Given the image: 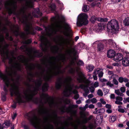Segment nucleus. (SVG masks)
<instances>
[{"label": "nucleus", "instance_id": "obj_58", "mask_svg": "<svg viewBox=\"0 0 129 129\" xmlns=\"http://www.w3.org/2000/svg\"><path fill=\"white\" fill-rule=\"evenodd\" d=\"M100 111L99 112V113H103L105 112V110L104 108H102L99 110Z\"/></svg>", "mask_w": 129, "mask_h": 129}, {"label": "nucleus", "instance_id": "obj_53", "mask_svg": "<svg viewBox=\"0 0 129 129\" xmlns=\"http://www.w3.org/2000/svg\"><path fill=\"white\" fill-rule=\"evenodd\" d=\"M111 99H114L115 98V95L114 94H111L110 96Z\"/></svg>", "mask_w": 129, "mask_h": 129}, {"label": "nucleus", "instance_id": "obj_49", "mask_svg": "<svg viewBox=\"0 0 129 129\" xmlns=\"http://www.w3.org/2000/svg\"><path fill=\"white\" fill-rule=\"evenodd\" d=\"M103 90L106 94H108L109 92V90L108 89H106L105 88H103Z\"/></svg>", "mask_w": 129, "mask_h": 129}, {"label": "nucleus", "instance_id": "obj_48", "mask_svg": "<svg viewBox=\"0 0 129 129\" xmlns=\"http://www.w3.org/2000/svg\"><path fill=\"white\" fill-rule=\"evenodd\" d=\"M119 82L121 83H122L123 82V77H119L118 79Z\"/></svg>", "mask_w": 129, "mask_h": 129}, {"label": "nucleus", "instance_id": "obj_39", "mask_svg": "<svg viewBox=\"0 0 129 129\" xmlns=\"http://www.w3.org/2000/svg\"><path fill=\"white\" fill-rule=\"evenodd\" d=\"M2 99L3 101H5L6 100V97L5 96L6 94H4L3 93H2Z\"/></svg>", "mask_w": 129, "mask_h": 129}, {"label": "nucleus", "instance_id": "obj_30", "mask_svg": "<svg viewBox=\"0 0 129 129\" xmlns=\"http://www.w3.org/2000/svg\"><path fill=\"white\" fill-rule=\"evenodd\" d=\"M104 46L103 44L102 43H100L98 44V50L99 51H101L103 49Z\"/></svg>", "mask_w": 129, "mask_h": 129}, {"label": "nucleus", "instance_id": "obj_1", "mask_svg": "<svg viewBox=\"0 0 129 129\" xmlns=\"http://www.w3.org/2000/svg\"><path fill=\"white\" fill-rule=\"evenodd\" d=\"M4 60L8 59L10 66L6 69V73L0 74V77L3 80L5 85L3 86V89L6 92L8 91L7 88L10 86V91L12 96L15 95L16 103H14L12 106V107L15 108L16 103L19 104L25 102V101H29L32 99L33 96L36 94L39 90V87L42 82L41 78H43L46 81L49 80L52 77L63 73L60 70L61 63L60 61H64V55H58L56 57L51 56L45 61V64H46L48 70L46 74L44 75V72L39 74H37L40 78L39 80L35 82V86L33 87V90L29 89H27L23 93L20 92L19 88V78L14 80V77L17 76L16 72L20 71L21 68V63L25 65L26 69L30 71L37 67L39 69L40 66L39 65H35L32 63L29 64L28 60L24 56L20 55L17 58L14 55H1Z\"/></svg>", "mask_w": 129, "mask_h": 129}, {"label": "nucleus", "instance_id": "obj_26", "mask_svg": "<svg viewBox=\"0 0 129 129\" xmlns=\"http://www.w3.org/2000/svg\"><path fill=\"white\" fill-rule=\"evenodd\" d=\"M115 93L118 95L121 96H123L124 94L122 93L121 92L119 89L115 90Z\"/></svg>", "mask_w": 129, "mask_h": 129}, {"label": "nucleus", "instance_id": "obj_20", "mask_svg": "<svg viewBox=\"0 0 129 129\" xmlns=\"http://www.w3.org/2000/svg\"><path fill=\"white\" fill-rule=\"evenodd\" d=\"M67 53L69 55H70L72 54H75L76 53L74 48H72L68 50H67Z\"/></svg>", "mask_w": 129, "mask_h": 129}, {"label": "nucleus", "instance_id": "obj_32", "mask_svg": "<svg viewBox=\"0 0 129 129\" xmlns=\"http://www.w3.org/2000/svg\"><path fill=\"white\" fill-rule=\"evenodd\" d=\"M108 74L109 75H111V77L112 78L114 77H118V76L117 75L113 74V72L112 71H109L108 73Z\"/></svg>", "mask_w": 129, "mask_h": 129}, {"label": "nucleus", "instance_id": "obj_50", "mask_svg": "<svg viewBox=\"0 0 129 129\" xmlns=\"http://www.w3.org/2000/svg\"><path fill=\"white\" fill-rule=\"evenodd\" d=\"M89 89L91 92L93 93L94 92L95 89L94 87H91L89 88Z\"/></svg>", "mask_w": 129, "mask_h": 129}, {"label": "nucleus", "instance_id": "obj_12", "mask_svg": "<svg viewBox=\"0 0 129 129\" xmlns=\"http://www.w3.org/2000/svg\"><path fill=\"white\" fill-rule=\"evenodd\" d=\"M19 27L17 25L13 26V28L11 29V31L16 36L19 35L20 37L24 39L26 37V35L25 33L22 32H19L18 31Z\"/></svg>", "mask_w": 129, "mask_h": 129}, {"label": "nucleus", "instance_id": "obj_13", "mask_svg": "<svg viewBox=\"0 0 129 129\" xmlns=\"http://www.w3.org/2000/svg\"><path fill=\"white\" fill-rule=\"evenodd\" d=\"M31 42V40L30 39H29L25 41L24 42V43L25 45H24L22 46L20 49L23 51H28L29 49L27 46L26 44H28Z\"/></svg>", "mask_w": 129, "mask_h": 129}, {"label": "nucleus", "instance_id": "obj_34", "mask_svg": "<svg viewBox=\"0 0 129 129\" xmlns=\"http://www.w3.org/2000/svg\"><path fill=\"white\" fill-rule=\"evenodd\" d=\"M86 112H84L83 111H80V113L81 116V117L82 118H83L85 117L86 113Z\"/></svg>", "mask_w": 129, "mask_h": 129}, {"label": "nucleus", "instance_id": "obj_54", "mask_svg": "<svg viewBox=\"0 0 129 129\" xmlns=\"http://www.w3.org/2000/svg\"><path fill=\"white\" fill-rule=\"evenodd\" d=\"M88 107L90 109H93L94 108V106L93 104H91L88 106Z\"/></svg>", "mask_w": 129, "mask_h": 129}, {"label": "nucleus", "instance_id": "obj_17", "mask_svg": "<svg viewBox=\"0 0 129 129\" xmlns=\"http://www.w3.org/2000/svg\"><path fill=\"white\" fill-rule=\"evenodd\" d=\"M116 101L115 103L116 104L121 105L122 104V103L121 101L123 100V98L121 96H117L115 98Z\"/></svg>", "mask_w": 129, "mask_h": 129}, {"label": "nucleus", "instance_id": "obj_7", "mask_svg": "<svg viewBox=\"0 0 129 129\" xmlns=\"http://www.w3.org/2000/svg\"><path fill=\"white\" fill-rule=\"evenodd\" d=\"M17 1L23 2L24 3V6L33 5V0H7L4 2V6H16V3Z\"/></svg>", "mask_w": 129, "mask_h": 129}, {"label": "nucleus", "instance_id": "obj_55", "mask_svg": "<svg viewBox=\"0 0 129 129\" xmlns=\"http://www.w3.org/2000/svg\"><path fill=\"white\" fill-rule=\"evenodd\" d=\"M105 107L106 108L108 109H111V106L109 104H106V105Z\"/></svg>", "mask_w": 129, "mask_h": 129}, {"label": "nucleus", "instance_id": "obj_63", "mask_svg": "<svg viewBox=\"0 0 129 129\" xmlns=\"http://www.w3.org/2000/svg\"><path fill=\"white\" fill-rule=\"evenodd\" d=\"M17 115V114L16 113H14L13 115L12 116V118L13 119H14L16 117Z\"/></svg>", "mask_w": 129, "mask_h": 129}, {"label": "nucleus", "instance_id": "obj_23", "mask_svg": "<svg viewBox=\"0 0 129 129\" xmlns=\"http://www.w3.org/2000/svg\"><path fill=\"white\" fill-rule=\"evenodd\" d=\"M41 56V54L39 52V51L38 50L35 51L32 55L33 57H39Z\"/></svg>", "mask_w": 129, "mask_h": 129}, {"label": "nucleus", "instance_id": "obj_4", "mask_svg": "<svg viewBox=\"0 0 129 129\" xmlns=\"http://www.w3.org/2000/svg\"><path fill=\"white\" fill-rule=\"evenodd\" d=\"M65 20L64 17L62 16L59 17L58 20L52 24L51 27V31L50 33H47V35L49 37H50L53 34H56L58 31L63 32L64 34L66 35V32L65 31H63L62 23Z\"/></svg>", "mask_w": 129, "mask_h": 129}, {"label": "nucleus", "instance_id": "obj_38", "mask_svg": "<svg viewBox=\"0 0 129 129\" xmlns=\"http://www.w3.org/2000/svg\"><path fill=\"white\" fill-rule=\"evenodd\" d=\"M6 37L7 39L9 40L10 41H12L13 40V39L11 37H9V34L7 33H6Z\"/></svg>", "mask_w": 129, "mask_h": 129}, {"label": "nucleus", "instance_id": "obj_46", "mask_svg": "<svg viewBox=\"0 0 129 129\" xmlns=\"http://www.w3.org/2000/svg\"><path fill=\"white\" fill-rule=\"evenodd\" d=\"M83 119L82 122L83 123H87L88 121V119L86 117L83 118H82Z\"/></svg>", "mask_w": 129, "mask_h": 129}, {"label": "nucleus", "instance_id": "obj_24", "mask_svg": "<svg viewBox=\"0 0 129 129\" xmlns=\"http://www.w3.org/2000/svg\"><path fill=\"white\" fill-rule=\"evenodd\" d=\"M86 68L88 70L89 72H90L92 71L94 67V66L92 64H89L88 65Z\"/></svg>", "mask_w": 129, "mask_h": 129}, {"label": "nucleus", "instance_id": "obj_37", "mask_svg": "<svg viewBox=\"0 0 129 129\" xmlns=\"http://www.w3.org/2000/svg\"><path fill=\"white\" fill-rule=\"evenodd\" d=\"M71 124V125L74 127L75 129H78V125H77L75 122H72Z\"/></svg>", "mask_w": 129, "mask_h": 129}, {"label": "nucleus", "instance_id": "obj_22", "mask_svg": "<svg viewBox=\"0 0 129 129\" xmlns=\"http://www.w3.org/2000/svg\"><path fill=\"white\" fill-rule=\"evenodd\" d=\"M105 25L103 24H99L96 27L97 30L98 31H99L100 30L104 29L105 27Z\"/></svg>", "mask_w": 129, "mask_h": 129}, {"label": "nucleus", "instance_id": "obj_2", "mask_svg": "<svg viewBox=\"0 0 129 129\" xmlns=\"http://www.w3.org/2000/svg\"><path fill=\"white\" fill-rule=\"evenodd\" d=\"M72 80L71 78L70 77H67L65 78L63 77L58 78L56 83V87L59 89L61 87L64 88L63 94L66 96H69L72 93L74 94H77L78 91L74 90L72 91L74 87V85L71 83Z\"/></svg>", "mask_w": 129, "mask_h": 129}, {"label": "nucleus", "instance_id": "obj_51", "mask_svg": "<svg viewBox=\"0 0 129 129\" xmlns=\"http://www.w3.org/2000/svg\"><path fill=\"white\" fill-rule=\"evenodd\" d=\"M86 108L84 106L83 107H79V109L81 110V111H84L86 110Z\"/></svg>", "mask_w": 129, "mask_h": 129}, {"label": "nucleus", "instance_id": "obj_47", "mask_svg": "<svg viewBox=\"0 0 129 129\" xmlns=\"http://www.w3.org/2000/svg\"><path fill=\"white\" fill-rule=\"evenodd\" d=\"M93 86L94 88H96L99 86V83L98 82H95L93 84Z\"/></svg>", "mask_w": 129, "mask_h": 129}, {"label": "nucleus", "instance_id": "obj_56", "mask_svg": "<svg viewBox=\"0 0 129 129\" xmlns=\"http://www.w3.org/2000/svg\"><path fill=\"white\" fill-rule=\"evenodd\" d=\"M106 112L108 113H111L112 112V110L111 109H108L106 111Z\"/></svg>", "mask_w": 129, "mask_h": 129}, {"label": "nucleus", "instance_id": "obj_35", "mask_svg": "<svg viewBox=\"0 0 129 129\" xmlns=\"http://www.w3.org/2000/svg\"><path fill=\"white\" fill-rule=\"evenodd\" d=\"M121 106H118V111L122 113H124L125 112V110L124 109L121 108Z\"/></svg>", "mask_w": 129, "mask_h": 129}, {"label": "nucleus", "instance_id": "obj_52", "mask_svg": "<svg viewBox=\"0 0 129 129\" xmlns=\"http://www.w3.org/2000/svg\"><path fill=\"white\" fill-rule=\"evenodd\" d=\"M100 101L103 104H106V102L104 101V99H101Z\"/></svg>", "mask_w": 129, "mask_h": 129}, {"label": "nucleus", "instance_id": "obj_15", "mask_svg": "<svg viewBox=\"0 0 129 129\" xmlns=\"http://www.w3.org/2000/svg\"><path fill=\"white\" fill-rule=\"evenodd\" d=\"M103 69H101L99 68H97L95 70L93 73L95 75H96L97 74H98L99 77L101 78L102 77L103 75Z\"/></svg>", "mask_w": 129, "mask_h": 129}, {"label": "nucleus", "instance_id": "obj_3", "mask_svg": "<svg viewBox=\"0 0 129 129\" xmlns=\"http://www.w3.org/2000/svg\"><path fill=\"white\" fill-rule=\"evenodd\" d=\"M76 71L78 75V77L77 78V80L79 83H85L86 85H84L82 84H81L79 86H76L75 88L78 89L79 88H81L84 89L85 92L87 93L86 95H84L85 97H86L87 94L89 93L88 87L90 83L89 81L86 79L83 73L80 71V69L79 67H77L75 68H71L69 70V72L72 74L74 73Z\"/></svg>", "mask_w": 129, "mask_h": 129}, {"label": "nucleus", "instance_id": "obj_60", "mask_svg": "<svg viewBox=\"0 0 129 129\" xmlns=\"http://www.w3.org/2000/svg\"><path fill=\"white\" fill-rule=\"evenodd\" d=\"M93 97V95L92 94H90L88 96V98L91 99Z\"/></svg>", "mask_w": 129, "mask_h": 129}, {"label": "nucleus", "instance_id": "obj_16", "mask_svg": "<svg viewBox=\"0 0 129 129\" xmlns=\"http://www.w3.org/2000/svg\"><path fill=\"white\" fill-rule=\"evenodd\" d=\"M122 64L124 66H129V56L124 57L122 59Z\"/></svg>", "mask_w": 129, "mask_h": 129}, {"label": "nucleus", "instance_id": "obj_8", "mask_svg": "<svg viewBox=\"0 0 129 129\" xmlns=\"http://www.w3.org/2000/svg\"><path fill=\"white\" fill-rule=\"evenodd\" d=\"M107 31L110 30L112 31H117L119 29V27L118 22L116 20H112L109 21L107 25Z\"/></svg>", "mask_w": 129, "mask_h": 129}, {"label": "nucleus", "instance_id": "obj_28", "mask_svg": "<svg viewBox=\"0 0 129 129\" xmlns=\"http://www.w3.org/2000/svg\"><path fill=\"white\" fill-rule=\"evenodd\" d=\"M96 20L98 21L101 22H106L108 20V19L107 18H97Z\"/></svg>", "mask_w": 129, "mask_h": 129}, {"label": "nucleus", "instance_id": "obj_19", "mask_svg": "<svg viewBox=\"0 0 129 129\" xmlns=\"http://www.w3.org/2000/svg\"><path fill=\"white\" fill-rule=\"evenodd\" d=\"M76 62L77 65L78 66H82L83 64V62L81 60H79L78 61H76V60H73L71 62V64L72 65H75V62Z\"/></svg>", "mask_w": 129, "mask_h": 129}, {"label": "nucleus", "instance_id": "obj_57", "mask_svg": "<svg viewBox=\"0 0 129 129\" xmlns=\"http://www.w3.org/2000/svg\"><path fill=\"white\" fill-rule=\"evenodd\" d=\"M128 80L127 78L125 77L123 78V82H128Z\"/></svg>", "mask_w": 129, "mask_h": 129}, {"label": "nucleus", "instance_id": "obj_61", "mask_svg": "<svg viewBox=\"0 0 129 129\" xmlns=\"http://www.w3.org/2000/svg\"><path fill=\"white\" fill-rule=\"evenodd\" d=\"M24 129H29V127L26 125H24L23 126Z\"/></svg>", "mask_w": 129, "mask_h": 129}, {"label": "nucleus", "instance_id": "obj_14", "mask_svg": "<svg viewBox=\"0 0 129 129\" xmlns=\"http://www.w3.org/2000/svg\"><path fill=\"white\" fill-rule=\"evenodd\" d=\"M123 59V55L120 53H118L115 55L113 59L116 62H119Z\"/></svg>", "mask_w": 129, "mask_h": 129}, {"label": "nucleus", "instance_id": "obj_21", "mask_svg": "<svg viewBox=\"0 0 129 129\" xmlns=\"http://www.w3.org/2000/svg\"><path fill=\"white\" fill-rule=\"evenodd\" d=\"M64 26V29L66 32L70 31L71 26L69 24L67 23H65Z\"/></svg>", "mask_w": 129, "mask_h": 129}, {"label": "nucleus", "instance_id": "obj_6", "mask_svg": "<svg viewBox=\"0 0 129 129\" xmlns=\"http://www.w3.org/2000/svg\"><path fill=\"white\" fill-rule=\"evenodd\" d=\"M36 100L37 102L36 103H41L42 100L45 103H48L50 107L51 108H57L59 104L58 102L53 100L50 99L48 95L46 94L43 93L40 95V99L39 100L38 98H36Z\"/></svg>", "mask_w": 129, "mask_h": 129}, {"label": "nucleus", "instance_id": "obj_40", "mask_svg": "<svg viewBox=\"0 0 129 129\" xmlns=\"http://www.w3.org/2000/svg\"><path fill=\"white\" fill-rule=\"evenodd\" d=\"M50 7L52 11H54L55 9L56 6L55 4H52L50 5Z\"/></svg>", "mask_w": 129, "mask_h": 129}, {"label": "nucleus", "instance_id": "obj_10", "mask_svg": "<svg viewBox=\"0 0 129 129\" xmlns=\"http://www.w3.org/2000/svg\"><path fill=\"white\" fill-rule=\"evenodd\" d=\"M78 107L77 105H71L68 107H66L64 106L61 107L60 109L62 112H66L70 113L72 115L75 116L76 115V111L73 110V108H75Z\"/></svg>", "mask_w": 129, "mask_h": 129}, {"label": "nucleus", "instance_id": "obj_11", "mask_svg": "<svg viewBox=\"0 0 129 129\" xmlns=\"http://www.w3.org/2000/svg\"><path fill=\"white\" fill-rule=\"evenodd\" d=\"M59 45L63 47V48L64 46L66 47H68V45H70L71 43H73V41L71 38L64 39L63 37H61L59 39Z\"/></svg>", "mask_w": 129, "mask_h": 129}, {"label": "nucleus", "instance_id": "obj_18", "mask_svg": "<svg viewBox=\"0 0 129 129\" xmlns=\"http://www.w3.org/2000/svg\"><path fill=\"white\" fill-rule=\"evenodd\" d=\"M115 52L113 50H110L108 51L107 53L108 57L110 58H112L114 57L115 54Z\"/></svg>", "mask_w": 129, "mask_h": 129}, {"label": "nucleus", "instance_id": "obj_29", "mask_svg": "<svg viewBox=\"0 0 129 129\" xmlns=\"http://www.w3.org/2000/svg\"><path fill=\"white\" fill-rule=\"evenodd\" d=\"M89 10V8L88 6L84 5L82 8V11L83 12H86L88 11Z\"/></svg>", "mask_w": 129, "mask_h": 129}, {"label": "nucleus", "instance_id": "obj_43", "mask_svg": "<svg viewBox=\"0 0 129 129\" xmlns=\"http://www.w3.org/2000/svg\"><path fill=\"white\" fill-rule=\"evenodd\" d=\"M106 84L107 86H109L110 87L114 86L113 84L111 83V82L110 81H108L106 83Z\"/></svg>", "mask_w": 129, "mask_h": 129}, {"label": "nucleus", "instance_id": "obj_33", "mask_svg": "<svg viewBox=\"0 0 129 129\" xmlns=\"http://www.w3.org/2000/svg\"><path fill=\"white\" fill-rule=\"evenodd\" d=\"M10 123L9 121H5L3 124L4 126V127H7L10 125Z\"/></svg>", "mask_w": 129, "mask_h": 129}, {"label": "nucleus", "instance_id": "obj_44", "mask_svg": "<svg viewBox=\"0 0 129 129\" xmlns=\"http://www.w3.org/2000/svg\"><path fill=\"white\" fill-rule=\"evenodd\" d=\"M97 94L101 96H102L103 94L102 91L100 89L98 90Z\"/></svg>", "mask_w": 129, "mask_h": 129}, {"label": "nucleus", "instance_id": "obj_64", "mask_svg": "<svg viewBox=\"0 0 129 129\" xmlns=\"http://www.w3.org/2000/svg\"><path fill=\"white\" fill-rule=\"evenodd\" d=\"M91 102V99H88L85 101V103H86L89 104Z\"/></svg>", "mask_w": 129, "mask_h": 129}, {"label": "nucleus", "instance_id": "obj_27", "mask_svg": "<svg viewBox=\"0 0 129 129\" xmlns=\"http://www.w3.org/2000/svg\"><path fill=\"white\" fill-rule=\"evenodd\" d=\"M48 84L46 83L43 85L42 87V90L43 92H44L47 91L48 90Z\"/></svg>", "mask_w": 129, "mask_h": 129}, {"label": "nucleus", "instance_id": "obj_59", "mask_svg": "<svg viewBox=\"0 0 129 129\" xmlns=\"http://www.w3.org/2000/svg\"><path fill=\"white\" fill-rule=\"evenodd\" d=\"M79 97V95L77 94H75L74 96V98L75 99H77Z\"/></svg>", "mask_w": 129, "mask_h": 129}, {"label": "nucleus", "instance_id": "obj_5", "mask_svg": "<svg viewBox=\"0 0 129 129\" xmlns=\"http://www.w3.org/2000/svg\"><path fill=\"white\" fill-rule=\"evenodd\" d=\"M40 39L41 41L40 46L43 51H46L50 48L53 53H56L58 52L59 49L58 46L57 45L51 46L50 43L45 36H41Z\"/></svg>", "mask_w": 129, "mask_h": 129}, {"label": "nucleus", "instance_id": "obj_9", "mask_svg": "<svg viewBox=\"0 0 129 129\" xmlns=\"http://www.w3.org/2000/svg\"><path fill=\"white\" fill-rule=\"evenodd\" d=\"M87 15L85 13L80 14L78 16L77 22L78 26H80L88 23Z\"/></svg>", "mask_w": 129, "mask_h": 129}, {"label": "nucleus", "instance_id": "obj_25", "mask_svg": "<svg viewBox=\"0 0 129 129\" xmlns=\"http://www.w3.org/2000/svg\"><path fill=\"white\" fill-rule=\"evenodd\" d=\"M116 116H110L109 118V121L110 122L113 123L116 120Z\"/></svg>", "mask_w": 129, "mask_h": 129}, {"label": "nucleus", "instance_id": "obj_62", "mask_svg": "<svg viewBox=\"0 0 129 129\" xmlns=\"http://www.w3.org/2000/svg\"><path fill=\"white\" fill-rule=\"evenodd\" d=\"M96 105L99 107H101L102 106V104L100 103H98L96 104Z\"/></svg>", "mask_w": 129, "mask_h": 129}, {"label": "nucleus", "instance_id": "obj_36", "mask_svg": "<svg viewBox=\"0 0 129 129\" xmlns=\"http://www.w3.org/2000/svg\"><path fill=\"white\" fill-rule=\"evenodd\" d=\"M116 78V77H115L112 78H113V80H112V83H113L115 85H118V82L117 80H116L115 78Z\"/></svg>", "mask_w": 129, "mask_h": 129}, {"label": "nucleus", "instance_id": "obj_45", "mask_svg": "<svg viewBox=\"0 0 129 129\" xmlns=\"http://www.w3.org/2000/svg\"><path fill=\"white\" fill-rule=\"evenodd\" d=\"M120 91H121V92L123 93L125 92V88L124 87H121L120 88Z\"/></svg>", "mask_w": 129, "mask_h": 129}, {"label": "nucleus", "instance_id": "obj_42", "mask_svg": "<svg viewBox=\"0 0 129 129\" xmlns=\"http://www.w3.org/2000/svg\"><path fill=\"white\" fill-rule=\"evenodd\" d=\"M91 102L93 104L96 103L97 102V100L95 98H93L91 99Z\"/></svg>", "mask_w": 129, "mask_h": 129}, {"label": "nucleus", "instance_id": "obj_41", "mask_svg": "<svg viewBox=\"0 0 129 129\" xmlns=\"http://www.w3.org/2000/svg\"><path fill=\"white\" fill-rule=\"evenodd\" d=\"M123 102L124 103H126L127 102L129 103V97L124 98Z\"/></svg>", "mask_w": 129, "mask_h": 129}, {"label": "nucleus", "instance_id": "obj_31", "mask_svg": "<svg viewBox=\"0 0 129 129\" xmlns=\"http://www.w3.org/2000/svg\"><path fill=\"white\" fill-rule=\"evenodd\" d=\"M123 22L125 26L129 25V18H126L124 21Z\"/></svg>", "mask_w": 129, "mask_h": 129}]
</instances>
